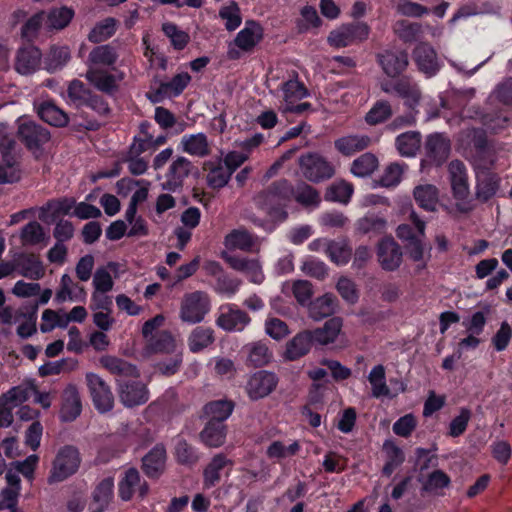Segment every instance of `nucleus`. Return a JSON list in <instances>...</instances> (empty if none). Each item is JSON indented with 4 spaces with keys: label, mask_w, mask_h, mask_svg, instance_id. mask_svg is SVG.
<instances>
[{
    "label": "nucleus",
    "mask_w": 512,
    "mask_h": 512,
    "mask_svg": "<svg viewBox=\"0 0 512 512\" xmlns=\"http://www.w3.org/2000/svg\"><path fill=\"white\" fill-rule=\"evenodd\" d=\"M116 31V20L114 18H106L97 23L88 35L89 41L93 43L103 42L114 35Z\"/></svg>",
    "instance_id": "nucleus-52"
},
{
    "label": "nucleus",
    "mask_w": 512,
    "mask_h": 512,
    "mask_svg": "<svg viewBox=\"0 0 512 512\" xmlns=\"http://www.w3.org/2000/svg\"><path fill=\"white\" fill-rule=\"evenodd\" d=\"M230 463L222 454H217L204 470V485L206 488L215 486L221 479V471Z\"/></svg>",
    "instance_id": "nucleus-42"
},
{
    "label": "nucleus",
    "mask_w": 512,
    "mask_h": 512,
    "mask_svg": "<svg viewBox=\"0 0 512 512\" xmlns=\"http://www.w3.org/2000/svg\"><path fill=\"white\" fill-rule=\"evenodd\" d=\"M114 496V479L112 477H106L102 479L95 488L94 500L99 504V507L103 509Z\"/></svg>",
    "instance_id": "nucleus-57"
},
{
    "label": "nucleus",
    "mask_w": 512,
    "mask_h": 512,
    "mask_svg": "<svg viewBox=\"0 0 512 512\" xmlns=\"http://www.w3.org/2000/svg\"><path fill=\"white\" fill-rule=\"evenodd\" d=\"M248 359L254 366H263L269 363L272 353L265 343L256 342L246 346Z\"/></svg>",
    "instance_id": "nucleus-61"
},
{
    "label": "nucleus",
    "mask_w": 512,
    "mask_h": 512,
    "mask_svg": "<svg viewBox=\"0 0 512 512\" xmlns=\"http://www.w3.org/2000/svg\"><path fill=\"white\" fill-rule=\"evenodd\" d=\"M85 77L102 92L111 94L117 88L116 77L103 68H88Z\"/></svg>",
    "instance_id": "nucleus-32"
},
{
    "label": "nucleus",
    "mask_w": 512,
    "mask_h": 512,
    "mask_svg": "<svg viewBox=\"0 0 512 512\" xmlns=\"http://www.w3.org/2000/svg\"><path fill=\"white\" fill-rule=\"evenodd\" d=\"M82 411V400L78 388L69 384L61 394L59 418L63 422H72Z\"/></svg>",
    "instance_id": "nucleus-16"
},
{
    "label": "nucleus",
    "mask_w": 512,
    "mask_h": 512,
    "mask_svg": "<svg viewBox=\"0 0 512 512\" xmlns=\"http://www.w3.org/2000/svg\"><path fill=\"white\" fill-rule=\"evenodd\" d=\"M15 269L19 275L37 281L45 275V267L38 256L22 254L15 259Z\"/></svg>",
    "instance_id": "nucleus-22"
},
{
    "label": "nucleus",
    "mask_w": 512,
    "mask_h": 512,
    "mask_svg": "<svg viewBox=\"0 0 512 512\" xmlns=\"http://www.w3.org/2000/svg\"><path fill=\"white\" fill-rule=\"evenodd\" d=\"M448 182L455 209L460 213H469L476 207L471 196L469 175L466 165L460 160H452L447 166Z\"/></svg>",
    "instance_id": "nucleus-3"
},
{
    "label": "nucleus",
    "mask_w": 512,
    "mask_h": 512,
    "mask_svg": "<svg viewBox=\"0 0 512 512\" xmlns=\"http://www.w3.org/2000/svg\"><path fill=\"white\" fill-rule=\"evenodd\" d=\"M392 116V107L385 100L377 101L365 116V121L370 125H377L385 122Z\"/></svg>",
    "instance_id": "nucleus-55"
},
{
    "label": "nucleus",
    "mask_w": 512,
    "mask_h": 512,
    "mask_svg": "<svg viewBox=\"0 0 512 512\" xmlns=\"http://www.w3.org/2000/svg\"><path fill=\"white\" fill-rule=\"evenodd\" d=\"M100 363L110 373L116 374L120 377H123V376L137 377L138 376V371H137L136 367L122 359H119V358H116L113 356H103L100 358Z\"/></svg>",
    "instance_id": "nucleus-41"
},
{
    "label": "nucleus",
    "mask_w": 512,
    "mask_h": 512,
    "mask_svg": "<svg viewBox=\"0 0 512 512\" xmlns=\"http://www.w3.org/2000/svg\"><path fill=\"white\" fill-rule=\"evenodd\" d=\"M241 284V280L231 278L224 273L216 279L214 290L220 295L232 298L239 291Z\"/></svg>",
    "instance_id": "nucleus-64"
},
{
    "label": "nucleus",
    "mask_w": 512,
    "mask_h": 512,
    "mask_svg": "<svg viewBox=\"0 0 512 512\" xmlns=\"http://www.w3.org/2000/svg\"><path fill=\"white\" fill-rule=\"evenodd\" d=\"M224 244L228 249L247 251L254 245V239L245 229H235L226 235Z\"/></svg>",
    "instance_id": "nucleus-49"
},
{
    "label": "nucleus",
    "mask_w": 512,
    "mask_h": 512,
    "mask_svg": "<svg viewBox=\"0 0 512 512\" xmlns=\"http://www.w3.org/2000/svg\"><path fill=\"white\" fill-rule=\"evenodd\" d=\"M211 309L210 299L203 291L186 293L180 305L179 318L182 322L194 325L201 323Z\"/></svg>",
    "instance_id": "nucleus-4"
},
{
    "label": "nucleus",
    "mask_w": 512,
    "mask_h": 512,
    "mask_svg": "<svg viewBox=\"0 0 512 512\" xmlns=\"http://www.w3.org/2000/svg\"><path fill=\"white\" fill-rule=\"evenodd\" d=\"M342 327V320L338 317L331 318L325 322L323 327L311 331L313 342L322 345L334 342Z\"/></svg>",
    "instance_id": "nucleus-35"
},
{
    "label": "nucleus",
    "mask_w": 512,
    "mask_h": 512,
    "mask_svg": "<svg viewBox=\"0 0 512 512\" xmlns=\"http://www.w3.org/2000/svg\"><path fill=\"white\" fill-rule=\"evenodd\" d=\"M40 59L41 52L38 48L34 46L25 47L18 52L15 68L17 72L23 75L33 73L38 69Z\"/></svg>",
    "instance_id": "nucleus-29"
},
{
    "label": "nucleus",
    "mask_w": 512,
    "mask_h": 512,
    "mask_svg": "<svg viewBox=\"0 0 512 512\" xmlns=\"http://www.w3.org/2000/svg\"><path fill=\"white\" fill-rule=\"evenodd\" d=\"M377 256L381 267L387 271L396 270L402 262L401 248L392 238H385L379 243Z\"/></svg>",
    "instance_id": "nucleus-19"
},
{
    "label": "nucleus",
    "mask_w": 512,
    "mask_h": 512,
    "mask_svg": "<svg viewBox=\"0 0 512 512\" xmlns=\"http://www.w3.org/2000/svg\"><path fill=\"white\" fill-rule=\"evenodd\" d=\"M383 451L386 455L383 474L390 476L394 470L404 462V453L393 441H385L383 444Z\"/></svg>",
    "instance_id": "nucleus-43"
},
{
    "label": "nucleus",
    "mask_w": 512,
    "mask_h": 512,
    "mask_svg": "<svg viewBox=\"0 0 512 512\" xmlns=\"http://www.w3.org/2000/svg\"><path fill=\"white\" fill-rule=\"evenodd\" d=\"M278 379L274 373L258 371L248 380L246 391L253 400L268 396L276 387Z\"/></svg>",
    "instance_id": "nucleus-15"
},
{
    "label": "nucleus",
    "mask_w": 512,
    "mask_h": 512,
    "mask_svg": "<svg viewBox=\"0 0 512 512\" xmlns=\"http://www.w3.org/2000/svg\"><path fill=\"white\" fill-rule=\"evenodd\" d=\"M190 80L191 77L188 73H179L175 75L170 81L162 82L157 90V93L166 97L178 96L186 88Z\"/></svg>",
    "instance_id": "nucleus-45"
},
{
    "label": "nucleus",
    "mask_w": 512,
    "mask_h": 512,
    "mask_svg": "<svg viewBox=\"0 0 512 512\" xmlns=\"http://www.w3.org/2000/svg\"><path fill=\"white\" fill-rule=\"evenodd\" d=\"M85 380L95 409L100 413L111 411L114 406V396L110 386L93 372H88Z\"/></svg>",
    "instance_id": "nucleus-9"
},
{
    "label": "nucleus",
    "mask_w": 512,
    "mask_h": 512,
    "mask_svg": "<svg viewBox=\"0 0 512 512\" xmlns=\"http://www.w3.org/2000/svg\"><path fill=\"white\" fill-rule=\"evenodd\" d=\"M313 343L311 331L296 334L286 345L285 357L296 360L307 354Z\"/></svg>",
    "instance_id": "nucleus-34"
},
{
    "label": "nucleus",
    "mask_w": 512,
    "mask_h": 512,
    "mask_svg": "<svg viewBox=\"0 0 512 512\" xmlns=\"http://www.w3.org/2000/svg\"><path fill=\"white\" fill-rule=\"evenodd\" d=\"M31 390L32 388L27 385L14 386L0 395V399L15 409L29 399Z\"/></svg>",
    "instance_id": "nucleus-56"
},
{
    "label": "nucleus",
    "mask_w": 512,
    "mask_h": 512,
    "mask_svg": "<svg viewBox=\"0 0 512 512\" xmlns=\"http://www.w3.org/2000/svg\"><path fill=\"white\" fill-rule=\"evenodd\" d=\"M300 450V445L297 441H292L285 444L282 441H273L266 450V454L270 459L281 461L283 459L296 455Z\"/></svg>",
    "instance_id": "nucleus-48"
},
{
    "label": "nucleus",
    "mask_w": 512,
    "mask_h": 512,
    "mask_svg": "<svg viewBox=\"0 0 512 512\" xmlns=\"http://www.w3.org/2000/svg\"><path fill=\"white\" fill-rule=\"evenodd\" d=\"M219 17L225 21V28L228 31L236 30L242 22L240 9L236 2H230L221 7Z\"/></svg>",
    "instance_id": "nucleus-59"
},
{
    "label": "nucleus",
    "mask_w": 512,
    "mask_h": 512,
    "mask_svg": "<svg viewBox=\"0 0 512 512\" xmlns=\"http://www.w3.org/2000/svg\"><path fill=\"white\" fill-rule=\"evenodd\" d=\"M283 93V105L289 106L307 96V90L297 79H291L284 82L281 86Z\"/></svg>",
    "instance_id": "nucleus-47"
},
{
    "label": "nucleus",
    "mask_w": 512,
    "mask_h": 512,
    "mask_svg": "<svg viewBox=\"0 0 512 512\" xmlns=\"http://www.w3.org/2000/svg\"><path fill=\"white\" fill-rule=\"evenodd\" d=\"M337 306V298L332 293H326L311 302L309 314L315 320H320L334 313Z\"/></svg>",
    "instance_id": "nucleus-37"
},
{
    "label": "nucleus",
    "mask_w": 512,
    "mask_h": 512,
    "mask_svg": "<svg viewBox=\"0 0 512 512\" xmlns=\"http://www.w3.org/2000/svg\"><path fill=\"white\" fill-rule=\"evenodd\" d=\"M226 261L232 269L243 273L251 283L260 285L264 282L265 275L258 259L229 256Z\"/></svg>",
    "instance_id": "nucleus-17"
},
{
    "label": "nucleus",
    "mask_w": 512,
    "mask_h": 512,
    "mask_svg": "<svg viewBox=\"0 0 512 512\" xmlns=\"http://www.w3.org/2000/svg\"><path fill=\"white\" fill-rule=\"evenodd\" d=\"M425 151L430 161L436 165H440L449 156L450 142L443 134H431L426 139Z\"/></svg>",
    "instance_id": "nucleus-24"
},
{
    "label": "nucleus",
    "mask_w": 512,
    "mask_h": 512,
    "mask_svg": "<svg viewBox=\"0 0 512 512\" xmlns=\"http://www.w3.org/2000/svg\"><path fill=\"white\" fill-rule=\"evenodd\" d=\"M118 396L125 407H134L146 403L149 393L146 386L138 380H117Z\"/></svg>",
    "instance_id": "nucleus-12"
},
{
    "label": "nucleus",
    "mask_w": 512,
    "mask_h": 512,
    "mask_svg": "<svg viewBox=\"0 0 512 512\" xmlns=\"http://www.w3.org/2000/svg\"><path fill=\"white\" fill-rule=\"evenodd\" d=\"M378 167V159L371 153H364L356 158L351 165V173L357 177L371 175Z\"/></svg>",
    "instance_id": "nucleus-51"
},
{
    "label": "nucleus",
    "mask_w": 512,
    "mask_h": 512,
    "mask_svg": "<svg viewBox=\"0 0 512 512\" xmlns=\"http://www.w3.org/2000/svg\"><path fill=\"white\" fill-rule=\"evenodd\" d=\"M412 56L418 70L427 78L435 76L442 67L436 51L428 43H419L414 48Z\"/></svg>",
    "instance_id": "nucleus-13"
},
{
    "label": "nucleus",
    "mask_w": 512,
    "mask_h": 512,
    "mask_svg": "<svg viewBox=\"0 0 512 512\" xmlns=\"http://www.w3.org/2000/svg\"><path fill=\"white\" fill-rule=\"evenodd\" d=\"M410 220L414 224L416 231L409 224H401L397 228L398 238L407 241V243L423 238L425 230V222L418 217L415 211H411Z\"/></svg>",
    "instance_id": "nucleus-46"
},
{
    "label": "nucleus",
    "mask_w": 512,
    "mask_h": 512,
    "mask_svg": "<svg viewBox=\"0 0 512 512\" xmlns=\"http://www.w3.org/2000/svg\"><path fill=\"white\" fill-rule=\"evenodd\" d=\"M215 341L214 330L210 327L198 326L194 328L187 338V345L191 352L199 353Z\"/></svg>",
    "instance_id": "nucleus-33"
},
{
    "label": "nucleus",
    "mask_w": 512,
    "mask_h": 512,
    "mask_svg": "<svg viewBox=\"0 0 512 512\" xmlns=\"http://www.w3.org/2000/svg\"><path fill=\"white\" fill-rule=\"evenodd\" d=\"M262 37L261 25L256 21L249 20L245 22L244 28L237 33L234 45L242 51H250L261 41Z\"/></svg>",
    "instance_id": "nucleus-23"
},
{
    "label": "nucleus",
    "mask_w": 512,
    "mask_h": 512,
    "mask_svg": "<svg viewBox=\"0 0 512 512\" xmlns=\"http://www.w3.org/2000/svg\"><path fill=\"white\" fill-rule=\"evenodd\" d=\"M233 408L232 402L217 400L205 405L204 414L209 421H219L224 424V421L231 415Z\"/></svg>",
    "instance_id": "nucleus-44"
},
{
    "label": "nucleus",
    "mask_w": 512,
    "mask_h": 512,
    "mask_svg": "<svg viewBox=\"0 0 512 512\" xmlns=\"http://www.w3.org/2000/svg\"><path fill=\"white\" fill-rule=\"evenodd\" d=\"M353 194L352 184L346 181H337L333 183L326 192V199L329 201L347 204Z\"/></svg>",
    "instance_id": "nucleus-54"
},
{
    "label": "nucleus",
    "mask_w": 512,
    "mask_h": 512,
    "mask_svg": "<svg viewBox=\"0 0 512 512\" xmlns=\"http://www.w3.org/2000/svg\"><path fill=\"white\" fill-rule=\"evenodd\" d=\"M251 322L249 315L235 304H225L219 308L216 324L228 332H241Z\"/></svg>",
    "instance_id": "nucleus-11"
},
{
    "label": "nucleus",
    "mask_w": 512,
    "mask_h": 512,
    "mask_svg": "<svg viewBox=\"0 0 512 512\" xmlns=\"http://www.w3.org/2000/svg\"><path fill=\"white\" fill-rule=\"evenodd\" d=\"M396 148L401 156L414 157L420 148L421 135L416 131H409L397 136Z\"/></svg>",
    "instance_id": "nucleus-38"
},
{
    "label": "nucleus",
    "mask_w": 512,
    "mask_h": 512,
    "mask_svg": "<svg viewBox=\"0 0 512 512\" xmlns=\"http://www.w3.org/2000/svg\"><path fill=\"white\" fill-rule=\"evenodd\" d=\"M80 463L81 458L76 447L70 445L62 447L53 461L48 483L55 484L66 480L77 472Z\"/></svg>",
    "instance_id": "nucleus-5"
},
{
    "label": "nucleus",
    "mask_w": 512,
    "mask_h": 512,
    "mask_svg": "<svg viewBox=\"0 0 512 512\" xmlns=\"http://www.w3.org/2000/svg\"><path fill=\"white\" fill-rule=\"evenodd\" d=\"M371 143L367 135H346L335 140L334 145L339 153L344 156H351L366 149Z\"/></svg>",
    "instance_id": "nucleus-28"
},
{
    "label": "nucleus",
    "mask_w": 512,
    "mask_h": 512,
    "mask_svg": "<svg viewBox=\"0 0 512 512\" xmlns=\"http://www.w3.org/2000/svg\"><path fill=\"white\" fill-rule=\"evenodd\" d=\"M295 200L305 207H317L320 203L319 193L307 184L298 185L296 190L293 189Z\"/></svg>",
    "instance_id": "nucleus-58"
},
{
    "label": "nucleus",
    "mask_w": 512,
    "mask_h": 512,
    "mask_svg": "<svg viewBox=\"0 0 512 512\" xmlns=\"http://www.w3.org/2000/svg\"><path fill=\"white\" fill-rule=\"evenodd\" d=\"M293 197V187L286 180L273 182L255 198V204L264 210L272 219L283 221L287 217L286 207Z\"/></svg>",
    "instance_id": "nucleus-1"
},
{
    "label": "nucleus",
    "mask_w": 512,
    "mask_h": 512,
    "mask_svg": "<svg viewBox=\"0 0 512 512\" xmlns=\"http://www.w3.org/2000/svg\"><path fill=\"white\" fill-rule=\"evenodd\" d=\"M166 450L162 445L155 446L142 459V469L149 478H159L165 470Z\"/></svg>",
    "instance_id": "nucleus-25"
},
{
    "label": "nucleus",
    "mask_w": 512,
    "mask_h": 512,
    "mask_svg": "<svg viewBox=\"0 0 512 512\" xmlns=\"http://www.w3.org/2000/svg\"><path fill=\"white\" fill-rule=\"evenodd\" d=\"M43 323L40 330L43 333L52 331L55 327L66 328L68 326L66 314H60L54 310L46 309L42 313Z\"/></svg>",
    "instance_id": "nucleus-62"
},
{
    "label": "nucleus",
    "mask_w": 512,
    "mask_h": 512,
    "mask_svg": "<svg viewBox=\"0 0 512 512\" xmlns=\"http://www.w3.org/2000/svg\"><path fill=\"white\" fill-rule=\"evenodd\" d=\"M149 484L133 467L123 471L118 481V496L122 501L143 500L149 494Z\"/></svg>",
    "instance_id": "nucleus-8"
},
{
    "label": "nucleus",
    "mask_w": 512,
    "mask_h": 512,
    "mask_svg": "<svg viewBox=\"0 0 512 512\" xmlns=\"http://www.w3.org/2000/svg\"><path fill=\"white\" fill-rule=\"evenodd\" d=\"M179 149L194 157L204 158L211 152V147L206 134L195 133L182 136Z\"/></svg>",
    "instance_id": "nucleus-21"
},
{
    "label": "nucleus",
    "mask_w": 512,
    "mask_h": 512,
    "mask_svg": "<svg viewBox=\"0 0 512 512\" xmlns=\"http://www.w3.org/2000/svg\"><path fill=\"white\" fill-rule=\"evenodd\" d=\"M86 296L85 290L79 284L75 283L70 275L63 274L60 279V287L56 292L55 301L64 303L67 300H83Z\"/></svg>",
    "instance_id": "nucleus-31"
},
{
    "label": "nucleus",
    "mask_w": 512,
    "mask_h": 512,
    "mask_svg": "<svg viewBox=\"0 0 512 512\" xmlns=\"http://www.w3.org/2000/svg\"><path fill=\"white\" fill-rule=\"evenodd\" d=\"M395 94L404 100L405 105L413 108L418 105L421 98V91L418 84L410 77L398 79L393 84Z\"/></svg>",
    "instance_id": "nucleus-27"
},
{
    "label": "nucleus",
    "mask_w": 512,
    "mask_h": 512,
    "mask_svg": "<svg viewBox=\"0 0 512 512\" xmlns=\"http://www.w3.org/2000/svg\"><path fill=\"white\" fill-rule=\"evenodd\" d=\"M18 135L30 149L38 148L50 138L49 132L45 128L27 117L18 119Z\"/></svg>",
    "instance_id": "nucleus-14"
},
{
    "label": "nucleus",
    "mask_w": 512,
    "mask_h": 512,
    "mask_svg": "<svg viewBox=\"0 0 512 512\" xmlns=\"http://www.w3.org/2000/svg\"><path fill=\"white\" fill-rule=\"evenodd\" d=\"M413 197L419 207L426 211L433 212L437 208L439 190L433 184H419L413 189Z\"/></svg>",
    "instance_id": "nucleus-30"
},
{
    "label": "nucleus",
    "mask_w": 512,
    "mask_h": 512,
    "mask_svg": "<svg viewBox=\"0 0 512 512\" xmlns=\"http://www.w3.org/2000/svg\"><path fill=\"white\" fill-rule=\"evenodd\" d=\"M326 255L337 265H345L351 257V249L344 241H330Z\"/></svg>",
    "instance_id": "nucleus-60"
},
{
    "label": "nucleus",
    "mask_w": 512,
    "mask_h": 512,
    "mask_svg": "<svg viewBox=\"0 0 512 512\" xmlns=\"http://www.w3.org/2000/svg\"><path fill=\"white\" fill-rule=\"evenodd\" d=\"M74 16L73 9L62 6L53 8L47 14L46 24L50 29L60 30L65 28Z\"/></svg>",
    "instance_id": "nucleus-50"
},
{
    "label": "nucleus",
    "mask_w": 512,
    "mask_h": 512,
    "mask_svg": "<svg viewBox=\"0 0 512 512\" xmlns=\"http://www.w3.org/2000/svg\"><path fill=\"white\" fill-rule=\"evenodd\" d=\"M192 163L184 156H179L170 164L165 181L162 183L164 190L175 191L182 186L184 179L189 175Z\"/></svg>",
    "instance_id": "nucleus-18"
},
{
    "label": "nucleus",
    "mask_w": 512,
    "mask_h": 512,
    "mask_svg": "<svg viewBox=\"0 0 512 512\" xmlns=\"http://www.w3.org/2000/svg\"><path fill=\"white\" fill-rule=\"evenodd\" d=\"M368 381L371 385V395L374 398L387 397L390 395L389 387L386 384L385 367L381 364L374 366L369 375Z\"/></svg>",
    "instance_id": "nucleus-40"
},
{
    "label": "nucleus",
    "mask_w": 512,
    "mask_h": 512,
    "mask_svg": "<svg viewBox=\"0 0 512 512\" xmlns=\"http://www.w3.org/2000/svg\"><path fill=\"white\" fill-rule=\"evenodd\" d=\"M118 59L116 49L109 45H99L94 47L88 56V68H108L112 67Z\"/></svg>",
    "instance_id": "nucleus-26"
},
{
    "label": "nucleus",
    "mask_w": 512,
    "mask_h": 512,
    "mask_svg": "<svg viewBox=\"0 0 512 512\" xmlns=\"http://www.w3.org/2000/svg\"><path fill=\"white\" fill-rule=\"evenodd\" d=\"M378 62L384 73L389 77H396L406 70L408 55L404 51L386 50L378 55Z\"/></svg>",
    "instance_id": "nucleus-20"
},
{
    "label": "nucleus",
    "mask_w": 512,
    "mask_h": 512,
    "mask_svg": "<svg viewBox=\"0 0 512 512\" xmlns=\"http://www.w3.org/2000/svg\"><path fill=\"white\" fill-rule=\"evenodd\" d=\"M40 118L52 126L63 127L69 118L67 114L51 102H43L38 107Z\"/></svg>",
    "instance_id": "nucleus-39"
},
{
    "label": "nucleus",
    "mask_w": 512,
    "mask_h": 512,
    "mask_svg": "<svg viewBox=\"0 0 512 512\" xmlns=\"http://www.w3.org/2000/svg\"><path fill=\"white\" fill-rule=\"evenodd\" d=\"M299 165L304 176L312 182L330 179L335 173L332 164L317 153H309L301 156Z\"/></svg>",
    "instance_id": "nucleus-10"
},
{
    "label": "nucleus",
    "mask_w": 512,
    "mask_h": 512,
    "mask_svg": "<svg viewBox=\"0 0 512 512\" xmlns=\"http://www.w3.org/2000/svg\"><path fill=\"white\" fill-rule=\"evenodd\" d=\"M496 163L492 150L485 149L474 160L475 169V199L485 203L495 197L500 189V177L491 171Z\"/></svg>",
    "instance_id": "nucleus-2"
},
{
    "label": "nucleus",
    "mask_w": 512,
    "mask_h": 512,
    "mask_svg": "<svg viewBox=\"0 0 512 512\" xmlns=\"http://www.w3.org/2000/svg\"><path fill=\"white\" fill-rule=\"evenodd\" d=\"M13 138L6 132V127L0 125V153L2 163H0V183H14L20 179V170L16 161L15 154L12 152L14 147Z\"/></svg>",
    "instance_id": "nucleus-7"
},
{
    "label": "nucleus",
    "mask_w": 512,
    "mask_h": 512,
    "mask_svg": "<svg viewBox=\"0 0 512 512\" xmlns=\"http://www.w3.org/2000/svg\"><path fill=\"white\" fill-rule=\"evenodd\" d=\"M336 290L342 299L349 304H355L359 299V292L355 282L346 276H341L338 279Z\"/></svg>",
    "instance_id": "nucleus-63"
},
{
    "label": "nucleus",
    "mask_w": 512,
    "mask_h": 512,
    "mask_svg": "<svg viewBox=\"0 0 512 512\" xmlns=\"http://www.w3.org/2000/svg\"><path fill=\"white\" fill-rule=\"evenodd\" d=\"M226 426L219 421H208L200 433L201 441L208 447H220L226 438Z\"/></svg>",
    "instance_id": "nucleus-36"
},
{
    "label": "nucleus",
    "mask_w": 512,
    "mask_h": 512,
    "mask_svg": "<svg viewBox=\"0 0 512 512\" xmlns=\"http://www.w3.org/2000/svg\"><path fill=\"white\" fill-rule=\"evenodd\" d=\"M370 30V26L361 21L342 24L329 33L327 42L334 48L348 47L367 40Z\"/></svg>",
    "instance_id": "nucleus-6"
},
{
    "label": "nucleus",
    "mask_w": 512,
    "mask_h": 512,
    "mask_svg": "<svg viewBox=\"0 0 512 512\" xmlns=\"http://www.w3.org/2000/svg\"><path fill=\"white\" fill-rule=\"evenodd\" d=\"M386 225L387 222L383 217L375 214H367L357 221L356 229L363 234H380L385 231Z\"/></svg>",
    "instance_id": "nucleus-53"
}]
</instances>
